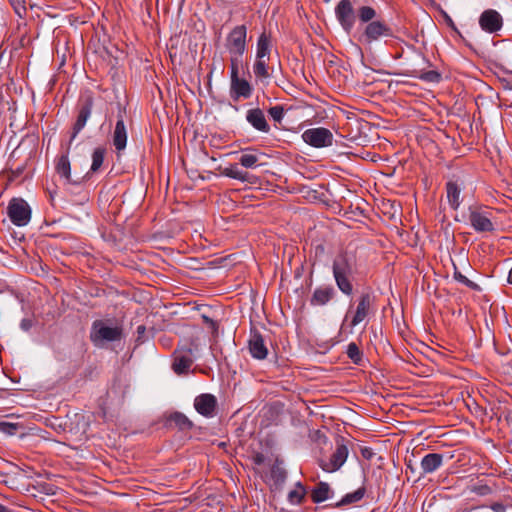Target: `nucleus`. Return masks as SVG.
<instances>
[{"label":"nucleus","instance_id":"1","mask_svg":"<svg viewBox=\"0 0 512 512\" xmlns=\"http://www.w3.org/2000/svg\"><path fill=\"white\" fill-rule=\"evenodd\" d=\"M356 270V258L351 253L341 252L333 260L332 272L336 285L347 296L353 293L351 278Z\"/></svg>","mask_w":512,"mask_h":512},{"label":"nucleus","instance_id":"2","mask_svg":"<svg viewBox=\"0 0 512 512\" xmlns=\"http://www.w3.org/2000/svg\"><path fill=\"white\" fill-rule=\"evenodd\" d=\"M408 35L411 36V40H413L414 43H406V45L409 48L418 52L419 56L422 59L424 66L420 67V68L406 69L403 72L396 73V74L417 78V79H420L427 83H439L442 79L441 73L435 69H427V68L431 67V63L428 59H426L424 56H422V48L416 46V44H419V43H421V45L423 47L425 46V42L423 40L424 34H416L415 36L413 34H408Z\"/></svg>","mask_w":512,"mask_h":512},{"label":"nucleus","instance_id":"3","mask_svg":"<svg viewBox=\"0 0 512 512\" xmlns=\"http://www.w3.org/2000/svg\"><path fill=\"white\" fill-rule=\"evenodd\" d=\"M122 336V328L119 326H107L102 320L93 322L90 331V340L95 346L101 347L105 342H113L120 340Z\"/></svg>","mask_w":512,"mask_h":512},{"label":"nucleus","instance_id":"4","mask_svg":"<svg viewBox=\"0 0 512 512\" xmlns=\"http://www.w3.org/2000/svg\"><path fill=\"white\" fill-rule=\"evenodd\" d=\"M468 219L471 227L478 233L495 231L493 214L489 209L471 206Z\"/></svg>","mask_w":512,"mask_h":512},{"label":"nucleus","instance_id":"5","mask_svg":"<svg viewBox=\"0 0 512 512\" xmlns=\"http://www.w3.org/2000/svg\"><path fill=\"white\" fill-rule=\"evenodd\" d=\"M10 221L18 227L26 226L31 220L32 210L22 198H12L7 206Z\"/></svg>","mask_w":512,"mask_h":512},{"label":"nucleus","instance_id":"6","mask_svg":"<svg viewBox=\"0 0 512 512\" xmlns=\"http://www.w3.org/2000/svg\"><path fill=\"white\" fill-rule=\"evenodd\" d=\"M94 106V97L91 92L85 93L81 96L78 104V114L76 121L73 125V131L70 139V143L76 138V136L85 127L87 121L91 117L92 109Z\"/></svg>","mask_w":512,"mask_h":512},{"label":"nucleus","instance_id":"7","mask_svg":"<svg viewBox=\"0 0 512 512\" xmlns=\"http://www.w3.org/2000/svg\"><path fill=\"white\" fill-rule=\"evenodd\" d=\"M253 88L250 83L240 78L238 75V65L232 61L231 65V82H230V96L234 101L240 98L248 99L251 97Z\"/></svg>","mask_w":512,"mask_h":512},{"label":"nucleus","instance_id":"8","mask_svg":"<svg viewBox=\"0 0 512 512\" xmlns=\"http://www.w3.org/2000/svg\"><path fill=\"white\" fill-rule=\"evenodd\" d=\"M302 139L314 148H324L332 146L334 137L329 129L317 127L305 130L302 133Z\"/></svg>","mask_w":512,"mask_h":512},{"label":"nucleus","instance_id":"9","mask_svg":"<svg viewBox=\"0 0 512 512\" xmlns=\"http://www.w3.org/2000/svg\"><path fill=\"white\" fill-rule=\"evenodd\" d=\"M349 451L347 445L341 441H337L336 449L330 456L328 461H321L320 467L326 472H335L339 470L347 460Z\"/></svg>","mask_w":512,"mask_h":512},{"label":"nucleus","instance_id":"10","mask_svg":"<svg viewBox=\"0 0 512 512\" xmlns=\"http://www.w3.org/2000/svg\"><path fill=\"white\" fill-rule=\"evenodd\" d=\"M125 112V108L118 104L117 121L112 134V143L118 153L123 151L127 145L128 134L124 122Z\"/></svg>","mask_w":512,"mask_h":512},{"label":"nucleus","instance_id":"11","mask_svg":"<svg viewBox=\"0 0 512 512\" xmlns=\"http://www.w3.org/2000/svg\"><path fill=\"white\" fill-rule=\"evenodd\" d=\"M356 13L357 11H355L351 0H341L335 7L336 18L346 31L352 29L356 20Z\"/></svg>","mask_w":512,"mask_h":512},{"label":"nucleus","instance_id":"12","mask_svg":"<svg viewBox=\"0 0 512 512\" xmlns=\"http://www.w3.org/2000/svg\"><path fill=\"white\" fill-rule=\"evenodd\" d=\"M193 362L194 356L192 348L177 349L174 352L172 369L178 375L187 374Z\"/></svg>","mask_w":512,"mask_h":512},{"label":"nucleus","instance_id":"13","mask_svg":"<svg viewBox=\"0 0 512 512\" xmlns=\"http://www.w3.org/2000/svg\"><path fill=\"white\" fill-rule=\"evenodd\" d=\"M374 297L370 293H363L357 300L356 310L351 319L350 325L355 327L363 322L370 314Z\"/></svg>","mask_w":512,"mask_h":512},{"label":"nucleus","instance_id":"14","mask_svg":"<svg viewBox=\"0 0 512 512\" xmlns=\"http://www.w3.org/2000/svg\"><path fill=\"white\" fill-rule=\"evenodd\" d=\"M194 408L202 416L211 418L216 414L217 399L209 393L200 394L194 400Z\"/></svg>","mask_w":512,"mask_h":512},{"label":"nucleus","instance_id":"15","mask_svg":"<svg viewBox=\"0 0 512 512\" xmlns=\"http://www.w3.org/2000/svg\"><path fill=\"white\" fill-rule=\"evenodd\" d=\"M248 349L251 356L258 360H263L268 355V349L261 333L252 329L248 340Z\"/></svg>","mask_w":512,"mask_h":512},{"label":"nucleus","instance_id":"16","mask_svg":"<svg viewBox=\"0 0 512 512\" xmlns=\"http://www.w3.org/2000/svg\"><path fill=\"white\" fill-rule=\"evenodd\" d=\"M479 24L486 32H498L502 28L503 20L496 10L488 9L481 14Z\"/></svg>","mask_w":512,"mask_h":512},{"label":"nucleus","instance_id":"17","mask_svg":"<svg viewBox=\"0 0 512 512\" xmlns=\"http://www.w3.org/2000/svg\"><path fill=\"white\" fill-rule=\"evenodd\" d=\"M246 120L257 131L269 133L270 126L265 118L264 112L260 108L248 110L246 113Z\"/></svg>","mask_w":512,"mask_h":512},{"label":"nucleus","instance_id":"18","mask_svg":"<svg viewBox=\"0 0 512 512\" xmlns=\"http://www.w3.org/2000/svg\"><path fill=\"white\" fill-rule=\"evenodd\" d=\"M227 47L232 55L231 62L237 64L246 49V34H237L236 37L228 38Z\"/></svg>","mask_w":512,"mask_h":512},{"label":"nucleus","instance_id":"19","mask_svg":"<svg viewBox=\"0 0 512 512\" xmlns=\"http://www.w3.org/2000/svg\"><path fill=\"white\" fill-rule=\"evenodd\" d=\"M443 465V455L439 453H429L425 455L420 463L422 474H431Z\"/></svg>","mask_w":512,"mask_h":512},{"label":"nucleus","instance_id":"20","mask_svg":"<svg viewBox=\"0 0 512 512\" xmlns=\"http://www.w3.org/2000/svg\"><path fill=\"white\" fill-rule=\"evenodd\" d=\"M335 295L332 286H320L316 288L311 296L310 304L313 306L326 305Z\"/></svg>","mask_w":512,"mask_h":512},{"label":"nucleus","instance_id":"21","mask_svg":"<svg viewBox=\"0 0 512 512\" xmlns=\"http://www.w3.org/2000/svg\"><path fill=\"white\" fill-rule=\"evenodd\" d=\"M462 187L455 181H448L446 183V198L448 204L453 210H457L462 202L461 199Z\"/></svg>","mask_w":512,"mask_h":512},{"label":"nucleus","instance_id":"22","mask_svg":"<svg viewBox=\"0 0 512 512\" xmlns=\"http://www.w3.org/2000/svg\"><path fill=\"white\" fill-rule=\"evenodd\" d=\"M273 48V40L271 34H260L256 46V59L270 60Z\"/></svg>","mask_w":512,"mask_h":512},{"label":"nucleus","instance_id":"23","mask_svg":"<svg viewBox=\"0 0 512 512\" xmlns=\"http://www.w3.org/2000/svg\"><path fill=\"white\" fill-rule=\"evenodd\" d=\"M56 171L58 175L65 178V180L72 184H79L80 178L78 179H72L71 178V167H70V161L68 158V155H62L56 164Z\"/></svg>","mask_w":512,"mask_h":512},{"label":"nucleus","instance_id":"24","mask_svg":"<svg viewBox=\"0 0 512 512\" xmlns=\"http://www.w3.org/2000/svg\"><path fill=\"white\" fill-rule=\"evenodd\" d=\"M331 489L328 483L319 482L312 490H311V500L313 503H321L326 501L331 496Z\"/></svg>","mask_w":512,"mask_h":512},{"label":"nucleus","instance_id":"25","mask_svg":"<svg viewBox=\"0 0 512 512\" xmlns=\"http://www.w3.org/2000/svg\"><path fill=\"white\" fill-rule=\"evenodd\" d=\"M267 59H256L253 64V72L255 77L261 82L268 83L271 78L270 67L268 66Z\"/></svg>","mask_w":512,"mask_h":512},{"label":"nucleus","instance_id":"26","mask_svg":"<svg viewBox=\"0 0 512 512\" xmlns=\"http://www.w3.org/2000/svg\"><path fill=\"white\" fill-rule=\"evenodd\" d=\"M169 422L175 424L182 431L192 429L193 423L186 415L181 412H174L169 416Z\"/></svg>","mask_w":512,"mask_h":512},{"label":"nucleus","instance_id":"27","mask_svg":"<svg viewBox=\"0 0 512 512\" xmlns=\"http://www.w3.org/2000/svg\"><path fill=\"white\" fill-rule=\"evenodd\" d=\"M306 488L301 482H297L295 488L288 493V501L293 505L301 504L306 496Z\"/></svg>","mask_w":512,"mask_h":512},{"label":"nucleus","instance_id":"28","mask_svg":"<svg viewBox=\"0 0 512 512\" xmlns=\"http://www.w3.org/2000/svg\"><path fill=\"white\" fill-rule=\"evenodd\" d=\"M365 487H360L352 493L346 494L337 504L336 507L349 505L360 501L365 495Z\"/></svg>","mask_w":512,"mask_h":512},{"label":"nucleus","instance_id":"29","mask_svg":"<svg viewBox=\"0 0 512 512\" xmlns=\"http://www.w3.org/2000/svg\"><path fill=\"white\" fill-rule=\"evenodd\" d=\"M270 477L276 487H280L284 484L287 473L283 467L279 464H274L270 470Z\"/></svg>","mask_w":512,"mask_h":512},{"label":"nucleus","instance_id":"30","mask_svg":"<svg viewBox=\"0 0 512 512\" xmlns=\"http://www.w3.org/2000/svg\"><path fill=\"white\" fill-rule=\"evenodd\" d=\"M346 354L348 358L356 365H360L363 359V353L359 349L358 345L351 342L347 346Z\"/></svg>","mask_w":512,"mask_h":512},{"label":"nucleus","instance_id":"31","mask_svg":"<svg viewBox=\"0 0 512 512\" xmlns=\"http://www.w3.org/2000/svg\"><path fill=\"white\" fill-rule=\"evenodd\" d=\"M222 173L223 175L236 180L245 181L247 179V173L240 170L237 165H230L226 167Z\"/></svg>","mask_w":512,"mask_h":512},{"label":"nucleus","instance_id":"32","mask_svg":"<svg viewBox=\"0 0 512 512\" xmlns=\"http://www.w3.org/2000/svg\"><path fill=\"white\" fill-rule=\"evenodd\" d=\"M375 16L376 11L370 6H361L357 9L356 18L358 17L363 23L373 20Z\"/></svg>","mask_w":512,"mask_h":512},{"label":"nucleus","instance_id":"33","mask_svg":"<svg viewBox=\"0 0 512 512\" xmlns=\"http://www.w3.org/2000/svg\"><path fill=\"white\" fill-rule=\"evenodd\" d=\"M105 150L103 148H96L92 154V164L90 170L96 172L102 166L104 161Z\"/></svg>","mask_w":512,"mask_h":512},{"label":"nucleus","instance_id":"34","mask_svg":"<svg viewBox=\"0 0 512 512\" xmlns=\"http://www.w3.org/2000/svg\"><path fill=\"white\" fill-rule=\"evenodd\" d=\"M258 162L256 154L243 153L239 158V163L245 168H254Z\"/></svg>","mask_w":512,"mask_h":512},{"label":"nucleus","instance_id":"35","mask_svg":"<svg viewBox=\"0 0 512 512\" xmlns=\"http://www.w3.org/2000/svg\"><path fill=\"white\" fill-rule=\"evenodd\" d=\"M21 428L22 426L19 423L0 421V432L7 435H15Z\"/></svg>","mask_w":512,"mask_h":512},{"label":"nucleus","instance_id":"36","mask_svg":"<svg viewBox=\"0 0 512 512\" xmlns=\"http://www.w3.org/2000/svg\"><path fill=\"white\" fill-rule=\"evenodd\" d=\"M268 113L275 122L281 123L285 115V109L282 105H276L269 108Z\"/></svg>","mask_w":512,"mask_h":512},{"label":"nucleus","instance_id":"37","mask_svg":"<svg viewBox=\"0 0 512 512\" xmlns=\"http://www.w3.org/2000/svg\"><path fill=\"white\" fill-rule=\"evenodd\" d=\"M471 491L479 496H487L493 493V488L487 484H477L471 487Z\"/></svg>","mask_w":512,"mask_h":512},{"label":"nucleus","instance_id":"38","mask_svg":"<svg viewBox=\"0 0 512 512\" xmlns=\"http://www.w3.org/2000/svg\"><path fill=\"white\" fill-rule=\"evenodd\" d=\"M10 3L19 17H23L26 14V7L24 0H10Z\"/></svg>","mask_w":512,"mask_h":512},{"label":"nucleus","instance_id":"39","mask_svg":"<svg viewBox=\"0 0 512 512\" xmlns=\"http://www.w3.org/2000/svg\"><path fill=\"white\" fill-rule=\"evenodd\" d=\"M387 31V28L386 26L384 25V23H382L381 21H373L371 22L366 31L365 32H371V33H374V32H385Z\"/></svg>","mask_w":512,"mask_h":512},{"label":"nucleus","instance_id":"40","mask_svg":"<svg viewBox=\"0 0 512 512\" xmlns=\"http://www.w3.org/2000/svg\"><path fill=\"white\" fill-rule=\"evenodd\" d=\"M454 278L461 282L462 284L466 285L467 287H470V288H475L477 287V285L472 282L471 280H469L466 276L462 275L460 272H455L454 273Z\"/></svg>","mask_w":512,"mask_h":512},{"label":"nucleus","instance_id":"41","mask_svg":"<svg viewBox=\"0 0 512 512\" xmlns=\"http://www.w3.org/2000/svg\"><path fill=\"white\" fill-rule=\"evenodd\" d=\"M360 452H361L362 457L367 460H371L373 458V456L375 455L373 449L370 447H362Z\"/></svg>","mask_w":512,"mask_h":512},{"label":"nucleus","instance_id":"42","mask_svg":"<svg viewBox=\"0 0 512 512\" xmlns=\"http://www.w3.org/2000/svg\"><path fill=\"white\" fill-rule=\"evenodd\" d=\"M490 508L494 511V512H506V507L505 505H503L502 503H499V502H496V503H493Z\"/></svg>","mask_w":512,"mask_h":512},{"label":"nucleus","instance_id":"43","mask_svg":"<svg viewBox=\"0 0 512 512\" xmlns=\"http://www.w3.org/2000/svg\"><path fill=\"white\" fill-rule=\"evenodd\" d=\"M253 462L256 465H262L265 462V456L262 453H257L253 456Z\"/></svg>","mask_w":512,"mask_h":512},{"label":"nucleus","instance_id":"44","mask_svg":"<svg viewBox=\"0 0 512 512\" xmlns=\"http://www.w3.org/2000/svg\"><path fill=\"white\" fill-rule=\"evenodd\" d=\"M20 327L24 331H28L32 327V321L29 319H22Z\"/></svg>","mask_w":512,"mask_h":512},{"label":"nucleus","instance_id":"45","mask_svg":"<svg viewBox=\"0 0 512 512\" xmlns=\"http://www.w3.org/2000/svg\"><path fill=\"white\" fill-rule=\"evenodd\" d=\"M208 326L212 329L213 333L217 332L218 324L213 319L209 322Z\"/></svg>","mask_w":512,"mask_h":512},{"label":"nucleus","instance_id":"46","mask_svg":"<svg viewBox=\"0 0 512 512\" xmlns=\"http://www.w3.org/2000/svg\"><path fill=\"white\" fill-rule=\"evenodd\" d=\"M245 31H246V27L244 25H242V26L237 27L234 32H245Z\"/></svg>","mask_w":512,"mask_h":512},{"label":"nucleus","instance_id":"47","mask_svg":"<svg viewBox=\"0 0 512 512\" xmlns=\"http://www.w3.org/2000/svg\"><path fill=\"white\" fill-rule=\"evenodd\" d=\"M202 318H203V321H204L207 325H208V324H209V322L212 320L211 318H209L208 316H205V315H203V316H202Z\"/></svg>","mask_w":512,"mask_h":512},{"label":"nucleus","instance_id":"48","mask_svg":"<svg viewBox=\"0 0 512 512\" xmlns=\"http://www.w3.org/2000/svg\"><path fill=\"white\" fill-rule=\"evenodd\" d=\"M508 282L510 284H512V268L510 269L509 274H508Z\"/></svg>","mask_w":512,"mask_h":512},{"label":"nucleus","instance_id":"49","mask_svg":"<svg viewBox=\"0 0 512 512\" xmlns=\"http://www.w3.org/2000/svg\"><path fill=\"white\" fill-rule=\"evenodd\" d=\"M25 40H26L25 36H22L21 39H20V44L19 45L20 46H24L25 45Z\"/></svg>","mask_w":512,"mask_h":512},{"label":"nucleus","instance_id":"50","mask_svg":"<svg viewBox=\"0 0 512 512\" xmlns=\"http://www.w3.org/2000/svg\"><path fill=\"white\" fill-rule=\"evenodd\" d=\"M365 35L367 36L368 40H370V39H376V37L374 36V34L366 33Z\"/></svg>","mask_w":512,"mask_h":512},{"label":"nucleus","instance_id":"51","mask_svg":"<svg viewBox=\"0 0 512 512\" xmlns=\"http://www.w3.org/2000/svg\"><path fill=\"white\" fill-rule=\"evenodd\" d=\"M137 330H138V333H142V332H144V331H145V327H144V326H139V327L137 328Z\"/></svg>","mask_w":512,"mask_h":512},{"label":"nucleus","instance_id":"52","mask_svg":"<svg viewBox=\"0 0 512 512\" xmlns=\"http://www.w3.org/2000/svg\"><path fill=\"white\" fill-rule=\"evenodd\" d=\"M449 22H450V26H451V28H452V29H454V30H455V32H458V31L456 30V28H455V26H454L453 22H452L450 19H449Z\"/></svg>","mask_w":512,"mask_h":512},{"label":"nucleus","instance_id":"53","mask_svg":"<svg viewBox=\"0 0 512 512\" xmlns=\"http://www.w3.org/2000/svg\"><path fill=\"white\" fill-rule=\"evenodd\" d=\"M12 36H13V34H10V35H9V37H8L5 41H3V44H4V43H8V42L10 41V38H11Z\"/></svg>","mask_w":512,"mask_h":512},{"label":"nucleus","instance_id":"54","mask_svg":"<svg viewBox=\"0 0 512 512\" xmlns=\"http://www.w3.org/2000/svg\"><path fill=\"white\" fill-rule=\"evenodd\" d=\"M457 36H458V39H459V40L465 41V40H464V37H463V35H462V34H457Z\"/></svg>","mask_w":512,"mask_h":512},{"label":"nucleus","instance_id":"55","mask_svg":"<svg viewBox=\"0 0 512 512\" xmlns=\"http://www.w3.org/2000/svg\"><path fill=\"white\" fill-rule=\"evenodd\" d=\"M182 2H184L185 0H181Z\"/></svg>","mask_w":512,"mask_h":512}]
</instances>
